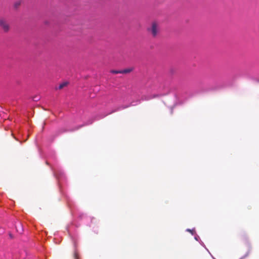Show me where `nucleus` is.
Here are the masks:
<instances>
[{"label": "nucleus", "instance_id": "obj_1", "mask_svg": "<svg viewBox=\"0 0 259 259\" xmlns=\"http://www.w3.org/2000/svg\"><path fill=\"white\" fill-rule=\"evenodd\" d=\"M148 30L151 33L153 37H156L159 32V26L158 24L155 22H153L152 23L151 28H148Z\"/></svg>", "mask_w": 259, "mask_h": 259}, {"label": "nucleus", "instance_id": "obj_2", "mask_svg": "<svg viewBox=\"0 0 259 259\" xmlns=\"http://www.w3.org/2000/svg\"><path fill=\"white\" fill-rule=\"evenodd\" d=\"M0 27L3 30L6 32L9 31L10 29V26L8 22L4 19H0Z\"/></svg>", "mask_w": 259, "mask_h": 259}, {"label": "nucleus", "instance_id": "obj_3", "mask_svg": "<svg viewBox=\"0 0 259 259\" xmlns=\"http://www.w3.org/2000/svg\"><path fill=\"white\" fill-rule=\"evenodd\" d=\"M67 84H68V82H63L62 83H60L59 84V85L58 86V87L56 88V90H61L63 88H64L65 87L67 86Z\"/></svg>", "mask_w": 259, "mask_h": 259}, {"label": "nucleus", "instance_id": "obj_4", "mask_svg": "<svg viewBox=\"0 0 259 259\" xmlns=\"http://www.w3.org/2000/svg\"><path fill=\"white\" fill-rule=\"evenodd\" d=\"M132 69H125L121 70V73H130L132 71Z\"/></svg>", "mask_w": 259, "mask_h": 259}, {"label": "nucleus", "instance_id": "obj_5", "mask_svg": "<svg viewBox=\"0 0 259 259\" xmlns=\"http://www.w3.org/2000/svg\"><path fill=\"white\" fill-rule=\"evenodd\" d=\"M111 72L114 74L121 73V70H111Z\"/></svg>", "mask_w": 259, "mask_h": 259}, {"label": "nucleus", "instance_id": "obj_6", "mask_svg": "<svg viewBox=\"0 0 259 259\" xmlns=\"http://www.w3.org/2000/svg\"><path fill=\"white\" fill-rule=\"evenodd\" d=\"M73 256L75 259H78V254L76 251H74Z\"/></svg>", "mask_w": 259, "mask_h": 259}, {"label": "nucleus", "instance_id": "obj_7", "mask_svg": "<svg viewBox=\"0 0 259 259\" xmlns=\"http://www.w3.org/2000/svg\"><path fill=\"white\" fill-rule=\"evenodd\" d=\"M21 4V3L20 2H17L15 3L14 4V7L15 8H17L19 7V6Z\"/></svg>", "mask_w": 259, "mask_h": 259}, {"label": "nucleus", "instance_id": "obj_8", "mask_svg": "<svg viewBox=\"0 0 259 259\" xmlns=\"http://www.w3.org/2000/svg\"><path fill=\"white\" fill-rule=\"evenodd\" d=\"M187 231L190 232H191V233H192V231L190 229H188Z\"/></svg>", "mask_w": 259, "mask_h": 259}, {"label": "nucleus", "instance_id": "obj_9", "mask_svg": "<svg viewBox=\"0 0 259 259\" xmlns=\"http://www.w3.org/2000/svg\"><path fill=\"white\" fill-rule=\"evenodd\" d=\"M33 100H34V101H36L37 100L36 98H35V99H33Z\"/></svg>", "mask_w": 259, "mask_h": 259}, {"label": "nucleus", "instance_id": "obj_10", "mask_svg": "<svg viewBox=\"0 0 259 259\" xmlns=\"http://www.w3.org/2000/svg\"><path fill=\"white\" fill-rule=\"evenodd\" d=\"M33 100H34V101H36L37 100L36 98H35V99H33Z\"/></svg>", "mask_w": 259, "mask_h": 259}, {"label": "nucleus", "instance_id": "obj_11", "mask_svg": "<svg viewBox=\"0 0 259 259\" xmlns=\"http://www.w3.org/2000/svg\"><path fill=\"white\" fill-rule=\"evenodd\" d=\"M2 229V228H0V231H1Z\"/></svg>", "mask_w": 259, "mask_h": 259}]
</instances>
